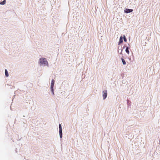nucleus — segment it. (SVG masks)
Here are the masks:
<instances>
[{"mask_svg": "<svg viewBox=\"0 0 160 160\" xmlns=\"http://www.w3.org/2000/svg\"><path fill=\"white\" fill-rule=\"evenodd\" d=\"M6 3V0H4L3 1L0 3V4L1 5H4Z\"/></svg>", "mask_w": 160, "mask_h": 160, "instance_id": "1a4fd4ad", "label": "nucleus"}, {"mask_svg": "<svg viewBox=\"0 0 160 160\" xmlns=\"http://www.w3.org/2000/svg\"><path fill=\"white\" fill-rule=\"evenodd\" d=\"M107 96V91L106 90L103 91V99H105Z\"/></svg>", "mask_w": 160, "mask_h": 160, "instance_id": "f03ea898", "label": "nucleus"}, {"mask_svg": "<svg viewBox=\"0 0 160 160\" xmlns=\"http://www.w3.org/2000/svg\"><path fill=\"white\" fill-rule=\"evenodd\" d=\"M121 60H122L123 64V65H126V62L125 61V60L123 58H121Z\"/></svg>", "mask_w": 160, "mask_h": 160, "instance_id": "6e6552de", "label": "nucleus"}, {"mask_svg": "<svg viewBox=\"0 0 160 160\" xmlns=\"http://www.w3.org/2000/svg\"><path fill=\"white\" fill-rule=\"evenodd\" d=\"M133 11L132 9L126 8L124 10V12L126 13H129Z\"/></svg>", "mask_w": 160, "mask_h": 160, "instance_id": "7ed1b4c3", "label": "nucleus"}, {"mask_svg": "<svg viewBox=\"0 0 160 160\" xmlns=\"http://www.w3.org/2000/svg\"><path fill=\"white\" fill-rule=\"evenodd\" d=\"M5 74L6 77H8V71L6 69L5 70Z\"/></svg>", "mask_w": 160, "mask_h": 160, "instance_id": "0eeeda50", "label": "nucleus"}, {"mask_svg": "<svg viewBox=\"0 0 160 160\" xmlns=\"http://www.w3.org/2000/svg\"><path fill=\"white\" fill-rule=\"evenodd\" d=\"M124 41H125V42H126V38L125 37V36L124 37Z\"/></svg>", "mask_w": 160, "mask_h": 160, "instance_id": "ddd939ff", "label": "nucleus"}, {"mask_svg": "<svg viewBox=\"0 0 160 160\" xmlns=\"http://www.w3.org/2000/svg\"><path fill=\"white\" fill-rule=\"evenodd\" d=\"M55 81L54 79H52L51 81V85H54Z\"/></svg>", "mask_w": 160, "mask_h": 160, "instance_id": "9b49d317", "label": "nucleus"}, {"mask_svg": "<svg viewBox=\"0 0 160 160\" xmlns=\"http://www.w3.org/2000/svg\"><path fill=\"white\" fill-rule=\"evenodd\" d=\"M39 63L40 65H48V63L46 59L45 58H41L39 59Z\"/></svg>", "mask_w": 160, "mask_h": 160, "instance_id": "f257e3e1", "label": "nucleus"}, {"mask_svg": "<svg viewBox=\"0 0 160 160\" xmlns=\"http://www.w3.org/2000/svg\"><path fill=\"white\" fill-rule=\"evenodd\" d=\"M54 86V85H51V89L53 94H54V92H53L54 90H53V88Z\"/></svg>", "mask_w": 160, "mask_h": 160, "instance_id": "39448f33", "label": "nucleus"}, {"mask_svg": "<svg viewBox=\"0 0 160 160\" xmlns=\"http://www.w3.org/2000/svg\"><path fill=\"white\" fill-rule=\"evenodd\" d=\"M60 137L61 138L62 137V132H59Z\"/></svg>", "mask_w": 160, "mask_h": 160, "instance_id": "f8f14e48", "label": "nucleus"}, {"mask_svg": "<svg viewBox=\"0 0 160 160\" xmlns=\"http://www.w3.org/2000/svg\"><path fill=\"white\" fill-rule=\"evenodd\" d=\"M59 132H61L62 131V127L60 124L59 125Z\"/></svg>", "mask_w": 160, "mask_h": 160, "instance_id": "423d86ee", "label": "nucleus"}, {"mask_svg": "<svg viewBox=\"0 0 160 160\" xmlns=\"http://www.w3.org/2000/svg\"><path fill=\"white\" fill-rule=\"evenodd\" d=\"M125 51L128 54H129V50H128V47H127L126 49V50H125Z\"/></svg>", "mask_w": 160, "mask_h": 160, "instance_id": "9d476101", "label": "nucleus"}, {"mask_svg": "<svg viewBox=\"0 0 160 160\" xmlns=\"http://www.w3.org/2000/svg\"><path fill=\"white\" fill-rule=\"evenodd\" d=\"M123 42V40H122V36H121L120 37V39H119V43H118V44L119 45L121 43H122V42Z\"/></svg>", "mask_w": 160, "mask_h": 160, "instance_id": "20e7f679", "label": "nucleus"}]
</instances>
